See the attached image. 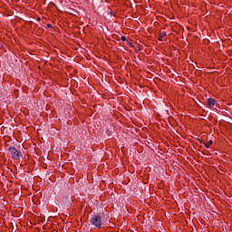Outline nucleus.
<instances>
[{
	"label": "nucleus",
	"instance_id": "1",
	"mask_svg": "<svg viewBox=\"0 0 232 232\" xmlns=\"http://www.w3.org/2000/svg\"><path fill=\"white\" fill-rule=\"evenodd\" d=\"M9 151V155L12 159H14V160H17L19 159H21V151L17 150V149H15L14 147H10L8 149Z\"/></svg>",
	"mask_w": 232,
	"mask_h": 232
},
{
	"label": "nucleus",
	"instance_id": "2",
	"mask_svg": "<svg viewBox=\"0 0 232 232\" xmlns=\"http://www.w3.org/2000/svg\"><path fill=\"white\" fill-rule=\"evenodd\" d=\"M91 224L101 229L102 227V218L99 215L94 216L91 220Z\"/></svg>",
	"mask_w": 232,
	"mask_h": 232
},
{
	"label": "nucleus",
	"instance_id": "3",
	"mask_svg": "<svg viewBox=\"0 0 232 232\" xmlns=\"http://www.w3.org/2000/svg\"><path fill=\"white\" fill-rule=\"evenodd\" d=\"M208 102L209 106H211V108H213V106H215V104L217 103V101H215V99H213V98H208Z\"/></svg>",
	"mask_w": 232,
	"mask_h": 232
},
{
	"label": "nucleus",
	"instance_id": "4",
	"mask_svg": "<svg viewBox=\"0 0 232 232\" xmlns=\"http://www.w3.org/2000/svg\"><path fill=\"white\" fill-rule=\"evenodd\" d=\"M163 37H166V32H161V33L160 34L159 40H160V41H162V38H163Z\"/></svg>",
	"mask_w": 232,
	"mask_h": 232
},
{
	"label": "nucleus",
	"instance_id": "5",
	"mask_svg": "<svg viewBox=\"0 0 232 232\" xmlns=\"http://www.w3.org/2000/svg\"><path fill=\"white\" fill-rule=\"evenodd\" d=\"M213 144V140H208L207 143H205V148H209Z\"/></svg>",
	"mask_w": 232,
	"mask_h": 232
},
{
	"label": "nucleus",
	"instance_id": "6",
	"mask_svg": "<svg viewBox=\"0 0 232 232\" xmlns=\"http://www.w3.org/2000/svg\"><path fill=\"white\" fill-rule=\"evenodd\" d=\"M121 41L124 42V41H126V36H121Z\"/></svg>",
	"mask_w": 232,
	"mask_h": 232
}]
</instances>
